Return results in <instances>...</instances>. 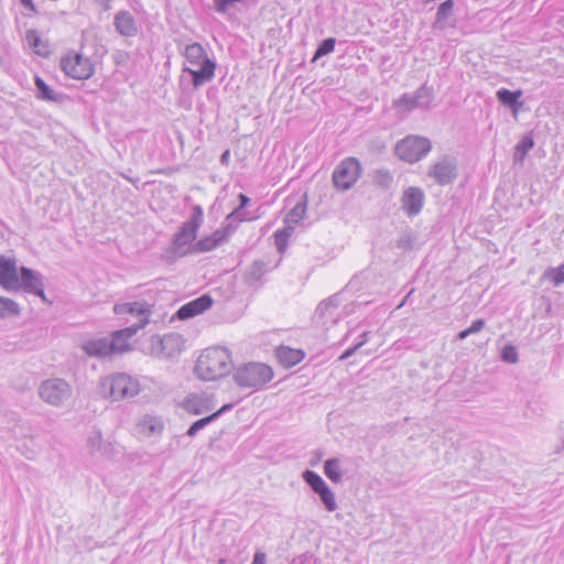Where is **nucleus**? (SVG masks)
<instances>
[{
    "instance_id": "nucleus-1",
    "label": "nucleus",
    "mask_w": 564,
    "mask_h": 564,
    "mask_svg": "<svg viewBox=\"0 0 564 564\" xmlns=\"http://www.w3.org/2000/svg\"><path fill=\"white\" fill-rule=\"evenodd\" d=\"M183 56L185 61L182 73L191 76L194 89H198L214 79L217 64L199 43L187 44Z\"/></svg>"
},
{
    "instance_id": "nucleus-2",
    "label": "nucleus",
    "mask_w": 564,
    "mask_h": 564,
    "mask_svg": "<svg viewBox=\"0 0 564 564\" xmlns=\"http://www.w3.org/2000/svg\"><path fill=\"white\" fill-rule=\"evenodd\" d=\"M232 369L231 354L224 347L205 349L195 366L196 376L204 381H213L230 373Z\"/></svg>"
},
{
    "instance_id": "nucleus-3",
    "label": "nucleus",
    "mask_w": 564,
    "mask_h": 564,
    "mask_svg": "<svg viewBox=\"0 0 564 564\" xmlns=\"http://www.w3.org/2000/svg\"><path fill=\"white\" fill-rule=\"evenodd\" d=\"M204 221L203 208L198 205L193 207L192 215L186 220L180 230L174 235L172 250L178 257H184L194 253V240L197 237L198 228Z\"/></svg>"
},
{
    "instance_id": "nucleus-4",
    "label": "nucleus",
    "mask_w": 564,
    "mask_h": 564,
    "mask_svg": "<svg viewBox=\"0 0 564 564\" xmlns=\"http://www.w3.org/2000/svg\"><path fill=\"white\" fill-rule=\"evenodd\" d=\"M273 378V370L263 362H247L236 369L234 381L242 389L262 388Z\"/></svg>"
},
{
    "instance_id": "nucleus-5",
    "label": "nucleus",
    "mask_w": 564,
    "mask_h": 564,
    "mask_svg": "<svg viewBox=\"0 0 564 564\" xmlns=\"http://www.w3.org/2000/svg\"><path fill=\"white\" fill-rule=\"evenodd\" d=\"M100 384L102 391L108 392L115 401L133 398L141 390L139 379L126 372H117L105 377Z\"/></svg>"
},
{
    "instance_id": "nucleus-6",
    "label": "nucleus",
    "mask_w": 564,
    "mask_h": 564,
    "mask_svg": "<svg viewBox=\"0 0 564 564\" xmlns=\"http://www.w3.org/2000/svg\"><path fill=\"white\" fill-rule=\"evenodd\" d=\"M432 149L431 141L421 135H408L395 144V154L402 161L415 163L425 158Z\"/></svg>"
},
{
    "instance_id": "nucleus-7",
    "label": "nucleus",
    "mask_w": 564,
    "mask_h": 564,
    "mask_svg": "<svg viewBox=\"0 0 564 564\" xmlns=\"http://www.w3.org/2000/svg\"><path fill=\"white\" fill-rule=\"evenodd\" d=\"M39 394L46 403L54 406H62L70 401L73 389L70 384L62 378H50L41 383Z\"/></svg>"
},
{
    "instance_id": "nucleus-8",
    "label": "nucleus",
    "mask_w": 564,
    "mask_h": 564,
    "mask_svg": "<svg viewBox=\"0 0 564 564\" xmlns=\"http://www.w3.org/2000/svg\"><path fill=\"white\" fill-rule=\"evenodd\" d=\"M434 99L433 87L426 84L419 87L414 93H404L398 99L393 100V108L401 113H409L414 109L430 108Z\"/></svg>"
},
{
    "instance_id": "nucleus-9",
    "label": "nucleus",
    "mask_w": 564,
    "mask_h": 564,
    "mask_svg": "<svg viewBox=\"0 0 564 564\" xmlns=\"http://www.w3.org/2000/svg\"><path fill=\"white\" fill-rule=\"evenodd\" d=\"M61 68L65 75L78 80L90 78L95 72L90 58L74 51L61 58Z\"/></svg>"
},
{
    "instance_id": "nucleus-10",
    "label": "nucleus",
    "mask_w": 564,
    "mask_h": 564,
    "mask_svg": "<svg viewBox=\"0 0 564 564\" xmlns=\"http://www.w3.org/2000/svg\"><path fill=\"white\" fill-rule=\"evenodd\" d=\"M361 166L357 159L347 158L343 160L333 172L334 186L341 192L351 188L358 181Z\"/></svg>"
},
{
    "instance_id": "nucleus-11",
    "label": "nucleus",
    "mask_w": 564,
    "mask_h": 564,
    "mask_svg": "<svg viewBox=\"0 0 564 564\" xmlns=\"http://www.w3.org/2000/svg\"><path fill=\"white\" fill-rule=\"evenodd\" d=\"M152 305L145 301L117 303L113 312L118 315L129 314L137 318L131 326H138V330L143 328L150 322Z\"/></svg>"
},
{
    "instance_id": "nucleus-12",
    "label": "nucleus",
    "mask_w": 564,
    "mask_h": 564,
    "mask_svg": "<svg viewBox=\"0 0 564 564\" xmlns=\"http://www.w3.org/2000/svg\"><path fill=\"white\" fill-rule=\"evenodd\" d=\"M24 291L46 300L44 293L43 275L30 268L21 267L18 275L17 291Z\"/></svg>"
},
{
    "instance_id": "nucleus-13",
    "label": "nucleus",
    "mask_w": 564,
    "mask_h": 564,
    "mask_svg": "<svg viewBox=\"0 0 564 564\" xmlns=\"http://www.w3.org/2000/svg\"><path fill=\"white\" fill-rule=\"evenodd\" d=\"M339 305L340 299L338 294L322 301L315 311V322L326 328L335 325L341 317L340 313L338 312Z\"/></svg>"
},
{
    "instance_id": "nucleus-14",
    "label": "nucleus",
    "mask_w": 564,
    "mask_h": 564,
    "mask_svg": "<svg viewBox=\"0 0 564 564\" xmlns=\"http://www.w3.org/2000/svg\"><path fill=\"white\" fill-rule=\"evenodd\" d=\"M19 271L15 258L0 256V286L6 291L17 292Z\"/></svg>"
},
{
    "instance_id": "nucleus-15",
    "label": "nucleus",
    "mask_w": 564,
    "mask_h": 564,
    "mask_svg": "<svg viewBox=\"0 0 564 564\" xmlns=\"http://www.w3.org/2000/svg\"><path fill=\"white\" fill-rule=\"evenodd\" d=\"M429 176L440 185H447L452 183L457 176L454 160L449 158L441 159L430 167Z\"/></svg>"
},
{
    "instance_id": "nucleus-16",
    "label": "nucleus",
    "mask_w": 564,
    "mask_h": 564,
    "mask_svg": "<svg viewBox=\"0 0 564 564\" xmlns=\"http://www.w3.org/2000/svg\"><path fill=\"white\" fill-rule=\"evenodd\" d=\"M425 195L420 187H408L401 197L402 210L409 216L414 217L421 213L424 205Z\"/></svg>"
},
{
    "instance_id": "nucleus-17",
    "label": "nucleus",
    "mask_w": 564,
    "mask_h": 564,
    "mask_svg": "<svg viewBox=\"0 0 564 564\" xmlns=\"http://www.w3.org/2000/svg\"><path fill=\"white\" fill-rule=\"evenodd\" d=\"M86 447L91 455L99 454L110 458L116 454L115 445L102 437L99 430H93L88 433Z\"/></svg>"
},
{
    "instance_id": "nucleus-18",
    "label": "nucleus",
    "mask_w": 564,
    "mask_h": 564,
    "mask_svg": "<svg viewBox=\"0 0 564 564\" xmlns=\"http://www.w3.org/2000/svg\"><path fill=\"white\" fill-rule=\"evenodd\" d=\"M212 304L213 299L208 294L200 295L199 297L182 305L177 310L176 316L180 319L192 318L208 310L212 306Z\"/></svg>"
},
{
    "instance_id": "nucleus-19",
    "label": "nucleus",
    "mask_w": 564,
    "mask_h": 564,
    "mask_svg": "<svg viewBox=\"0 0 564 564\" xmlns=\"http://www.w3.org/2000/svg\"><path fill=\"white\" fill-rule=\"evenodd\" d=\"M109 337H98L85 340L82 344L83 350L90 357H108L113 355Z\"/></svg>"
},
{
    "instance_id": "nucleus-20",
    "label": "nucleus",
    "mask_w": 564,
    "mask_h": 564,
    "mask_svg": "<svg viewBox=\"0 0 564 564\" xmlns=\"http://www.w3.org/2000/svg\"><path fill=\"white\" fill-rule=\"evenodd\" d=\"M305 356L306 354L304 350L285 345H281L275 349V357L280 365L286 369L299 365Z\"/></svg>"
},
{
    "instance_id": "nucleus-21",
    "label": "nucleus",
    "mask_w": 564,
    "mask_h": 564,
    "mask_svg": "<svg viewBox=\"0 0 564 564\" xmlns=\"http://www.w3.org/2000/svg\"><path fill=\"white\" fill-rule=\"evenodd\" d=\"M116 31L123 36H134L138 33V26L133 15L127 10H120L113 19Z\"/></svg>"
},
{
    "instance_id": "nucleus-22",
    "label": "nucleus",
    "mask_w": 564,
    "mask_h": 564,
    "mask_svg": "<svg viewBox=\"0 0 564 564\" xmlns=\"http://www.w3.org/2000/svg\"><path fill=\"white\" fill-rule=\"evenodd\" d=\"M153 343L160 346L161 354L165 357H174L182 350V337L175 333L153 337Z\"/></svg>"
},
{
    "instance_id": "nucleus-23",
    "label": "nucleus",
    "mask_w": 564,
    "mask_h": 564,
    "mask_svg": "<svg viewBox=\"0 0 564 564\" xmlns=\"http://www.w3.org/2000/svg\"><path fill=\"white\" fill-rule=\"evenodd\" d=\"M138 333V326H129L119 329L109 337L112 354L122 352L129 347V339Z\"/></svg>"
},
{
    "instance_id": "nucleus-24",
    "label": "nucleus",
    "mask_w": 564,
    "mask_h": 564,
    "mask_svg": "<svg viewBox=\"0 0 564 564\" xmlns=\"http://www.w3.org/2000/svg\"><path fill=\"white\" fill-rule=\"evenodd\" d=\"M183 409L191 414L199 415L212 410L210 401L202 394H189L182 403Z\"/></svg>"
},
{
    "instance_id": "nucleus-25",
    "label": "nucleus",
    "mask_w": 564,
    "mask_h": 564,
    "mask_svg": "<svg viewBox=\"0 0 564 564\" xmlns=\"http://www.w3.org/2000/svg\"><path fill=\"white\" fill-rule=\"evenodd\" d=\"M521 96L522 90L520 89L512 91L507 88H500L496 93L498 101L501 105L510 108L514 117L518 115L519 110L523 106V102L520 101Z\"/></svg>"
},
{
    "instance_id": "nucleus-26",
    "label": "nucleus",
    "mask_w": 564,
    "mask_h": 564,
    "mask_svg": "<svg viewBox=\"0 0 564 564\" xmlns=\"http://www.w3.org/2000/svg\"><path fill=\"white\" fill-rule=\"evenodd\" d=\"M139 433L144 436L159 434L163 430V422L156 416H144L138 424Z\"/></svg>"
},
{
    "instance_id": "nucleus-27",
    "label": "nucleus",
    "mask_w": 564,
    "mask_h": 564,
    "mask_svg": "<svg viewBox=\"0 0 564 564\" xmlns=\"http://www.w3.org/2000/svg\"><path fill=\"white\" fill-rule=\"evenodd\" d=\"M324 473L326 477L337 484L343 479V471L340 468V460L338 458H329L324 463Z\"/></svg>"
},
{
    "instance_id": "nucleus-28",
    "label": "nucleus",
    "mask_w": 564,
    "mask_h": 564,
    "mask_svg": "<svg viewBox=\"0 0 564 564\" xmlns=\"http://www.w3.org/2000/svg\"><path fill=\"white\" fill-rule=\"evenodd\" d=\"M267 272V263L262 260L253 261L246 270V281L254 283L259 281Z\"/></svg>"
},
{
    "instance_id": "nucleus-29",
    "label": "nucleus",
    "mask_w": 564,
    "mask_h": 564,
    "mask_svg": "<svg viewBox=\"0 0 564 564\" xmlns=\"http://www.w3.org/2000/svg\"><path fill=\"white\" fill-rule=\"evenodd\" d=\"M306 214V198H303L286 214L285 223L289 226L297 225Z\"/></svg>"
},
{
    "instance_id": "nucleus-30",
    "label": "nucleus",
    "mask_w": 564,
    "mask_h": 564,
    "mask_svg": "<svg viewBox=\"0 0 564 564\" xmlns=\"http://www.w3.org/2000/svg\"><path fill=\"white\" fill-rule=\"evenodd\" d=\"M303 480L311 487V489L317 494L322 490L327 484L324 479L313 470H305L302 475Z\"/></svg>"
},
{
    "instance_id": "nucleus-31",
    "label": "nucleus",
    "mask_w": 564,
    "mask_h": 564,
    "mask_svg": "<svg viewBox=\"0 0 564 564\" xmlns=\"http://www.w3.org/2000/svg\"><path fill=\"white\" fill-rule=\"evenodd\" d=\"M19 304L11 299L0 296V318L18 315Z\"/></svg>"
},
{
    "instance_id": "nucleus-32",
    "label": "nucleus",
    "mask_w": 564,
    "mask_h": 564,
    "mask_svg": "<svg viewBox=\"0 0 564 564\" xmlns=\"http://www.w3.org/2000/svg\"><path fill=\"white\" fill-rule=\"evenodd\" d=\"M316 495L319 496V499L322 500L323 505L325 506V509L329 512H333L337 509V502L335 499L334 492L330 490V488L325 486Z\"/></svg>"
},
{
    "instance_id": "nucleus-33",
    "label": "nucleus",
    "mask_w": 564,
    "mask_h": 564,
    "mask_svg": "<svg viewBox=\"0 0 564 564\" xmlns=\"http://www.w3.org/2000/svg\"><path fill=\"white\" fill-rule=\"evenodd\" d=\"M257 218L258 216L250 215L245 208L237 207L227 216L226 220L231 225L232 223L251 221Z\"/></svg>"
},
{
    "instance_id": "nucleus-34",
    "label": "nucleus",
    "mask_w": 564,
    "mask_h": 564,
    "mask_svg": "<svg viewBox=\"0 0 564 564\" xmlns=\"http://www.w3.org/2000/svg\"><path fill=\"white\" fill-rule=\"evenodd\" d=\"M544 279H550L554 286H558L564 283V264L557 268H547L543 274Z\"/></svg>"
},
{
    "instance_id": "nucleus-35",
    "label": "nucleus",
    "mask_w": 564,
    "mask_h": 564,
    "mask_svg": "<svg viewBox=\"0 0 564 564\" xmlns=\"http://www.w3.org/2000/svg\"><path fill=\"white\" fill-rule=\"evenodd\" d=\"M35 86L37 88L39 97L44 100H55L56 95L54 90L39 76L35 77Z\"/></svg>"
},
{
    "instance_id": "nucleus-36",
    "label": "nucleus",
    "mask_w": 564,
    "mask_h": 564,
    "mask_svg": "<svg viewBox=\"0 0 564 564\" xmlns=\"http://www.w3.org/2000/svg\"><path fill=\"white\" fill-rule=\"evenodd\" d=\"M215 420H217V415H208V416H205L203 419H199L197 421H195L191 426L189 429L187 430L186 434L189 436V437H194L200 430H203L204 427H206L208 424H210L212 422H214Z\"/></svg>"
},
{
    "instance_id": "nucleus-37",
    "label": "nucleus",
    "mask_w": 564,
    "mask_h": 564,
    "mask_svg": "<svg viewBox=\"0 0 564 564\" xmlns=\"http://www.w3.org/2000/svg\"><path fill=\"white\" fill-rule=\"evenodd\" d=\"M336 40L334 37L325 39L316 48L313 61L332 53L335 50Z\"/></svg>"
},
{
    "instance_id": "nucleus-38",
    "label": "nucleus",
    "mask_w": 564,
    "mask_h": 564,
    "mask_svg": "<svg viewBox=\"0 0 564 564\" xmlns=\"http://www.w3.org/2000/svg\"><path fill=\"white\" fill-rule=\"evenodd\" d=\"M236 230V227H231L230 224L226 228L217 229L214 231L210 237L213 238V241L216 243V246H220L221 243L226 242L229 238V236Z\"/></svg>"
},
{
    "instance_id": "nucleus-39",
    "label": "nucleus",
    "mask_w": 564,
    "mask_h": 564,
    "mask_svg": "<svg viewBox=\"0 0 564 564\" xmlns=\"http://www.w3.org/2000/svg\"><path fill=\"white\" fill-rule=\"evenodd\" d=\"M26 41L36 54L46 55L47 51L41 46L42 42L36 31H29L26 33Z\"/></svg>"
},
{
    "instance_id": "nucleus-40",
    "label": "nucleus",
    "mask_w": 564,
    "mask_h": 564,
    "mask_svg": "<svg viewBox=\"0 0 564 564\" xmlns=\"http://www.w3.org/2000/svg\"><path fill=\"white\" fill-rule=\"evenodd\" d=\"M291 230L292 227L290 229L276 230L274 232L275 247L280 252H283L286 249Z\"/></svg>"
},
{
    "instance_id": "nucleus-41",
    "label": "nucleus",
    "mask_w": 564,
    "mask_h": 564,
    "mask_svg": "<svg viewBox=\"0 0 564 564\" xmlns=\"http://www.w3.org/2000/svg\"><path fill=\"white\" fill-rule=\"evenodd\" d=\"M453 8V0H446L443 3H441L436 12V23L444 22L451 15Z\"/></svg>"
},
{
    "instance_id": "nucleus-42",
    "label": "nucleus",
    "mask_w": 564,
    "mask_h": 564,
    "mask_svg": "<svg viewBox=\"0 0 564 564\" xmlns=\"http://www.w3.org/2000/svg\"><path fill=\"white\" fill-rule=\"evenodd\" d=\"M216 248H217V246L213 241V238L210 236L209 237H205L203 239H199L193 246L194 253H196V252H207V251L214 250Z\"/></svg>"
},
{
    "instance_id": "nucleus-43",
    "label": "nucleus",
    "mask_w": 564,
    "mask_h": 564,
    "mask_svg": "<svg viewBox=\"0 0 564 564\" xmlns=\"http://www.w3.org/2000/svg\"><path fill=\"white\" fill-rule=\"evenodd\" d=\"M501 359L508 364H517L519 360L517 348L513 345H506L501 350Z\"/></svg>"
},
{
    "instance_id": "nucleus-44",
    "label": "nucleus",
    "mask_w": 564,
    "mask_h": 564,
    "mask_svg": "<svg viewBox=\"0 0 564 564\" xmlns=\"http://www.w3.org/2000/svg\"><path fill=\"white\" fill-rule=\"evenodd\" d=\"M484 326H485V321L484 319H481V318L475 319L468 328H466V329H464V330L458 333V338L459 339H465L469 335H473V334H476V333L480 332L484 328Z\"/></svg>"
},
{
    "instance_id": "nucleus-45",
    "label": "nucleus",
    "mask_w": 564,
    "mask_h": 564,
    "mask_svg": "<svg viewBox=\"0 0 564 564\" xmlns=\"http://www.w3.org/2000/svg\"><path fill=\"white\" fill-rule=\"evenodd\" d=\"M376 177L378 184L386 188L390 187L393 182L392 175L387 170H378Z\"/></svg>"
},
{
    "instance_id": "nucleus-46",
    "label": "nucleus",
    "mask_w": 564,
    "mask_h": 564,
    "mask_svg": "<svg viewBox=\"0 0 564 564\" xmlns=\"http://www.w3.org/2000/svg\"><path fill=\"white\" fill-rule=\"evenodd\" d=\"M534 145V142L531 138L525 137L522 139L516 147L517 153L521 152L522 155H525L529 150H531Z\"/></svg>"
},
{
    "instance_id": "nucleus-47",
    "label": "nucleus",
    "mask_w": 564,
    "mask_h": 564,
    "mask_svg": "<svg viewBox=\"0 0 564 564\" xmlns=\"http://www.w3.org/2000/svg\"><path fill=\"white\" fill-rule=\"evenodd\" d=\"M412 243H413L412 236L408 232L401 235L399 237V239L397 240V247L399 249H403V250L412 248Z\"/></svg>"
},
{
    "instance_id": "nucleus-48",
    "label": "nucleus",
    "mask_w": 564,
    "mask_h": 564,
    "mask_svg": "<svg viewBox=\"0 0 564 564\" xmlns=\"http://www.w3.org/2000/svg\"><path fill=\"white\" fill-rule=\"evenodd\" d=\"M251 564H267V556L263 552H256Z\"/></svg>"
},
{
    "instance_id": "nucleus-49",
    "label": "nucleus",
    "mask_w": 564,
    "mask_h": 564,
    "mask_svg": "<svg viewBox=\"0 0 564 564\" xmlns=\"http://www.w3.org/2000/svg\"><path fill=\"white\" fill-rule=\"evenodd\" d=\"M358 350L357 346L354 345L352 347H349L348 349H346L341 356L339 357V360H346L348 359L349 357H351L356 351Z\"/></svg>"
},
{
    "instance_id": "nucleus-50",
    "label": "nucleus",
    "mask_w": 564,
    "mask_h": 564,
    "mask_svg": "<svg viewBox=\"0 0 564 564\" xmlns=\"http://www.w3.org/2000/svg\"><path fill=\"white\" fill-rule=\"evenodd\" d=\"M369 335L370 333L369 332H364L360 336H359V339L358 341L355 344L357 346V348H361L368 340H369Z\"/></svg>"
},
{
    "instance_id": "nucleus-51",
    "label": "nucleus",
    "mask_w": 564,
    "mask_h": 564,
    "mask_svg": "<svg viewBox=\"0 0 564 564\" xmlns=\"http://www.w3.org/2000/svg\"><path fill=\"white\" fill-rule=\"evenodd\" d=\"M238 199L240 203L238 207H241V208H246L247 205L250 203V198L245 194H239Z\"/></svg>"
},
{
    "instance_id": "nucleus-52",
    "label": "nucleus",
    "mask_w": 564,
    "mask_h": 564,
    "mask_svg": "<svg viewBox=\"0 0 564 564\" xmlns=\"http://www.w3.org/2000/svg\"><path fill=\"white\" fill-rule=\"evenodd\" d=\"M20 2L25 9L30 10L31 12H36L33 0H20Z\"/></svg>"
},
{
    "instance_id": "nucleus-53",
    "label": "nucleus",
    "mask_w": 564,
    "mask_h": 564,
    "mask_svg": "<svg viewBox=\"0 0 564 564\" xmlns=\"http://www.w3.org/2000/svg\"><path fill=\"white\" fill-rule=\"evenodd\" d=\"M112 0H96L97 4L102 8V10L108 11L111 9Z\"/></svg>"
},
{
    "instance_id": "nucleus-54",
    "label": "nucleus",
    "mask_w": 564,
    "mask_h": 564,
    "mask_svg": "<svg viewBox=\"0 0 564 564\" xmlns=\"http://www.w3.org/2000/svg\"><path fill=\"white\" fill-rule=\"evenodd\" d=\"M232 408V404H225L223 405L218 411H216L215 413H213L212 415H217V419L226 413L227 411H229L230 409Z\"/></svg>"
},
{
    "instance_id": "nucleus-55",
    "label": "nucleus",
    "mask_w": 564,
    "mask_h": 564,
    "mask_svg": "<svg viewBox=\"0 0 564 564\" xmlns=\"http://www.w3.org/2000/svg\"><path fill=\"white\" fill-rule=\"evenodd\" d=\"M292 564H315V563H312L307 556L302 555L299 558L294 560Z\"/></svg>"
},
{
    "instance_id": "nucleus-56",
    "label": "nucleus",
    "mask_w": 564,
    "mask_h": 564,
    "mask_svg": "<svg viewBox=\"0 0 564 564\" xmlns=\"http://www.w3.org/2000/svg\"><path fill=\"white\" fill-rule=\"evenodd\" d=\"M229 156V151H225L223 154H221V158H220V161L224 163Z\"/></svg>"
},
{
    "instance_id": "nucleus-57",
    "label": "nucleus",
    "mask_w": 564,
    "mask_h": 564,
    "mask_svg": "<svg viewBox=\"0 0 564 564\" xmlns=\"http://www.w3.org/2000/svg\"><path fill=\"white\" fill-rule=\"evenodd\" d=\"M218 564H226V560H225V558H220V560L218 561Z\"/></svg>"
}]
</instances>
